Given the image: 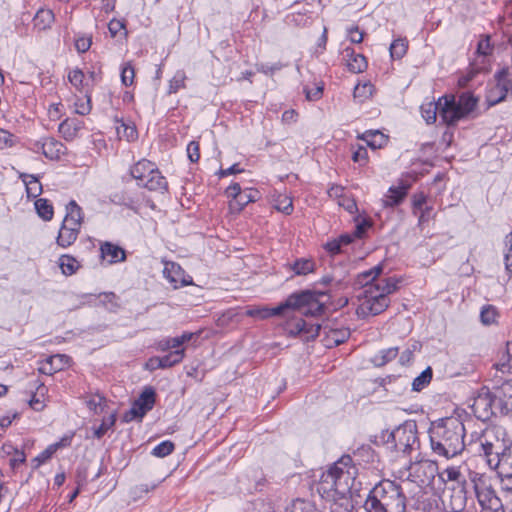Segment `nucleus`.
<instances>
[{"instance_id": "obj_1", "label": "nucleus", "mask_w": 512, "mask_h": 512, "mask_svg": "<svg viewBox=\"0 0 512 512\" xmlns=\"http://www.w3.org/2000/svg\"><path fill=\"white\" fill-rule=\"evenodd\" d=\"M327 295V291L307 289L292 293L287 299L275 308L253 307L248 308L245 314L256 319H267L272 316L282 315L286 312L298 311L305 316H318L324 312L325 302L321 300Z\"/></svg>"}, {"instance_id": "obj_2", "label": "nucleus", "mask_w": 512, "mask_h": 512, "mask_svg": "<svg viewBox=\"0 0 512 512\" xmlns=\"http://www.w3.org/2000/svg\"><path fill=\"white\" fill-rule=\"evenodd\" d=\"M465 432L464 424L456 417H447L432 423L429 437L433 453L446 459L461 454L465 447Z\"/></svg>"}, {"instance_id": "obj_3", "label": "nucleus", "mask_w": 512, "mask_h": 512, "mask_svg": "<svg viewBox=\"0 0 512 512\" xmlns=\"http://www.w3.org/2000/svg\"><path fill=\"white\" fill-rule=\"evenodd\" d=\"M406 502L401 485L384 479L370 490L364 509L366 512H406Z\"/></svg>"}, {"instance_id": "obj_4", "label": "nucleus", "mask_w": 512, "mask_h": 512, "mask_svg": "<svg viewBox=\"0 0 512 512\" xmlns=\"http://www.w3.org/2000/svg\"><path fill=\"white\" fill-rule=\"evenodd\" d=\"M397 290V281L390 277L370 287L364 292V299L357 308V314L362 317L376 316L389 306L388 296Z\"/></svg>"}, {"instance_id": "obj_5", "label": "nucleus", "mask_w": 512, "mask_h": 512, "mask_svg": "<svg viewBox=\"0 0 512 512\" xmlns=\"http://www.w3.org/2000/svg\"><path fill=\"white\" fill-rule=\"evenodd\" d=\"M130 174L137 185L149 191L164 193L168 190V182L161 174L157 165L147 159H141L130 168Z\"/></svg>"}, {"instance_id": "obj_6", "label": "nucleus", "mask_w": 512, "mask_h": 512, "mask_svg": "<svg viewBox=\"0 0 512 512\" xmlns=\"http://www.w3.org/2000/svg\"><path fill=\"white\" fill-rule=\"evenodd\" d=\"M386 444L397 452L409 455L411 451L419 448L417 425L407 421L391 432H387Z\"/></svg>"}, {"instance_id": "obj_7", "label": "nucleus", "mask_w": 512, "mask_h": 512, "mask_svg": "<svg viewBox=\"0 0 512 512\" xmlns=\"http://www.w3.org/2000/svg\"><path fill=\"white\" fill-rule=\"evenodd\" d=\"M352 458L349 455L343 456L339 461L334 463L326 472L321 476L318 492L324 496H330L331 492H337L341 488V482L350 478V464Z\"/></svg>"}, {"instance_id": "obj_8", "label": "nucleus", "mask_w": 512, "mask_h": 512, "mask_svg": "<svg viewBox=\"0 0 512 512\" xmlns=\"http://www.w3.org/2000/svg\"><path fill=\"white\" fill-rule=\"evenodd\" d=\"M473 489L479 505L488 512H506L508 504L496 495L494 489L487 483L486 479L474 474L471 478Z\"/></svg>"}, {"instance_id": "obj_9", "label": "nucleus", "mask_w": 512, "mask_h": 512, "mask_svg": "<svg viewBox=\"0 0 512 512\" xmlns=\"http://www.w3.org/2000/svg\"><path fill=\"white\" fill-rule=\"evenodd\" d=\"M471 409L475 417L481 421H487L492 416L500 414V408L497 407V397H495L494 391L490 392L485 387L473 399Z\"/></svg>"}, {"instance_id": "obj_10", "label": "nucleus", "mask_w": 512, "mask_h": 512, "mask_svg": "<svg viewBox=\"0 0 512 512\" xmlns=\"http://www.w3.org/2000/svg\"><path fill=\"white\" fill-rule=\"evenodd\" d=\"M467 485L445 486L441 494V502L448 512H462L467 504Z\"/></svg>"}, {"instance_id": "obj_11", "label": "nucleus", "mask_w": 512, "mask_h": 512, "mask_svg": "<svg viewBox=\"0 0 512 512\" xmlns=\"http://www.w3.org/2000/svg\"><path fill=\"white\" fill-rule=\"evenodd\" d=\"M438 105H440V117L448 126L455 125L459 120L465 118L463 112L456 105V98L453 95L440 97Z\"/></svg>"}, {"instance_id": "obj_12", "label": "nucleus", "mask_w": 512, "mask_h": 512, "mask_svg": "<svg viewBox=\"0 0 512 512\" xmlns=\"http://www.w3.org/2000/svg\"><path fill=\"white\" fill-rule=\"evenodd\" d=\"M491 468L497 470L501 490L512 493V448L500 459H497V462Z\"/></svg>"}, {"instance_id": "obj_13", "label": "nucleus", "mask_w": 512, "mask_h": 512, "mask_svg": "<svg viewBox=\"0 0 512 512\" xmlns=\"http://www.w3.org/2000/svg\"><path fill=\"white\" fill-rule=\"evenodd\" d=\"M510 71L508 67H503L495 74L497 82L495 88L491 91L490 101L497 104L503 101L508 92H512V79L509 78Z\"/></svg>"}, {"instance_id": "obj_14", "label": "nucleus", "mask_w": 512, "mask_h": 512, "mask_svg": "<svg viewBox=\"0 0 512 512\" xmlns=\"http://www.w3.org/2000/svg\"><path fill=\"white\" fill-rule=\"evenodd\" d=\"M163 274L175 289L191 285L193 283L192 277L186 274L184 269L175 262L165 263Z\"/></svg>"}, {"instance_id": "obj_15", "label": "nucleus", "mask_w": 512, "mask_h": 512, "mask_svg": "<svg viewBox=\"0 0 512 512\" xmlns=\"http://www.w3.org/2000/svg\"><path fill=\"white\" fill-rule=\"evenodd\" d=\"M410 187L411 184L404 180H400L396 186H391L382 199V206L393 208L400 205L406 198Z\"/></svg>"}, {"instance_id": "obj_16", "label": "nucleus", "mask_w": 512, "mask_h": 512, "mask_svg": "<svg viewBox=\"0 0 512 512\" xmlns=\"http://www.w3.org/2000/svg\"><path fill=\"white\" fill-rule=\"evenodd\" d=\"M287 330L293 336L305 335L306 339H310L319 335L321 325L317 323L308 324L304 319L300 318L288 323Z\"/></svg>"}, {"instance_id": "obj_17", "label": "nucleus", "mask_w": 512, "mask_h": 512, "mask_svg": "<svg viewBox=\"0 0 512 512\" xmlns=\"http://www.w3.org/2000/svg\"><path fill=\"white\" fill-rule=\"evenodd\" d=\"M37 145H41L42 153L50 160L60 159L67 150L63 143L53 137L43 138L42 141L37 142Z\"/></svg>"}, {"instance_id": "obj_18", "label": "nucleus", "mask_w": 512, "mask_h": 512, "mask_svg": "<svg viewBox=\"0 0 512 512\" xmlns=\"http://www.w3.org/2000/svg\"><path fill=\"white\" fill-rule=\"evenodd\" d=\"M383 267L382 265H377L370 270L360 273L356 278V284L363 288V291L358 295V299L360 303H362L364 299V292L366 289L370 287H376L374 281L378 278V276L382 273Z\"/></svg>"}, {"instance_id": "obj_19", "label": "nucleus", "mask_w": 512, "mask_h": 512, "mask_svg": "<svg viewBox=\"0 0 512 512\" xmlns=\"http://www.w3.org/2000/svg\"><path fill=\"white\" fill-rule=\"evenodd\" d=\"M510 449H512V442L508 437H506L503 440L494 443V445L492 444L490 448L483 451V454L487 459L488 465L492 467L497 462V459L504 456V454H506Z\"/></svg>"}, {"instance_id": "obj_20", "label": "nucleus", "mask_w": 512, "mask_h": 512, "mask_svg": "<svg viewBox=\"0 0 512 512\" xmlns=\"http://www.w3.org/2000/svg\"><path fill=\"white\" fill-rule=\"evenodd\" d=\"M342 54L343 58L347 61V67L350 72L361 73L367 68L366 58L362 54L355 53L353 48H345Z\"/></svg>"}, {"instance_id": "obj_21", "label": "nucleus", "mask_w": 512, "mask_h": 512, "mask_svg": "<svg viewBox=\"0 0 512 512\" xmlns=\"http://www.w3.org/2000/svg\"><path fill=\"white\" fill-rule=\"evenodd\" d=\"M507 437V433L504 428L500 426H495L484 430L481 438H480V447L482 451L487 450L494 445V443L499 442Z\"/></svg>"}, {"instance_id": "obj_22", "label": "nucleus", "mask_w": 512, "mask_h": 512, "mask_svg": "<svg viewBox=\"0 0 512 512\" xmlns=\"http://www.w3.org/2000/svg\"><path fill=\"white\" fill-rule=\"evenodd\" d=\"M83 128V122L77 118L65 119L60 123L58 131L66 141H72Z\"/></svg>"}, {"instance_id": "obj_23", "label": "nucleus", "mask_w": 512, "mask_h": 512, "mask_svg": "<svg viewBox=\"0 0 512 512\" xmlns=\"http://www.w3.org/2000/svg\"><path fill=\"white\" fill-rule=\"evenodd\" d=\"M185 355V349L174 350L163 357H154L150 359L151 363H157L153 368H170L180 363Z\"/></svg>"}, {"instance_id": "obj_24", "label": "nucleus", "mask_w": 512, "mask_h": 512, "mask_svg": "<svg viewBox=\"0 0 512 512\" xmlns=\"http://www.w3.org/2000/svg\"><path fill=\"white\" fill-rule=\"evenodd\" d=\"M494 393L497 397V407L500 408V415H503L506 403L512 401V378L495 387Z\"/></svg>"}, {"instance_id": "obj_25", "label": "nucleus", "mask_w": 512, "mask_h": 512, "mask_svg": "<svg viewBox=\"0 0 512 512\" xmlns=\"http://www.w3.org/2000/svg\"><path fill=\"white\" fill-rule=\"evenodd\" d=\"M100 250L102 257L108 258L110 264L123 262L126 259L124 249L110 242L102 244Z\"/></svg>"}, {"instance_id": "obj_26", "label": "nucleus", "mask_w": 512, "mask_h": 512, "mask_svg": "<svg viewBox=\"0 0 512 512\" xmlns=\"http://www.w3.org/2000/svg\"><path fill=\"white\" fill-rule=\"evenodd\" d=\"M326 334L327 346H338L344 343L350 337V330L348 328H329L324 327Z\"/></svg>"}, {"instance_id": "obj_27", "label": "nucleus", "mask_w": 512, "mask_h": 512, "mask_svg": "<svg viewBox=\"0 0 512 512\" xmlns=\"http://www.w3.org/2000/svg\"><path fill=\"white\" fill-rule=\"evenodd\" d=\"M439 477L445 482V486H456L457 483L464 485L467 483L465 477L457 467L446 468L439 474Z\"/></svg>"}, {"instance_id": "obj_28", "label": "nucleus", "mask_w": 512, "mask_h": 512, "mask_svg": "<svg viewBox=\"0 0 512 512\" xmlns=\"http://www.w3.org/2000/svg\"><path fill=\"white\" fill-rule=\"evenodd\" d=\"M488 59L487 56H478L474 59V61L470 64V70L468 74L460 79V83H468L472 80L478 73L488 71Z\"/></svg>"}, {"instance_id": "obj_29", "label": "nucleus", "mask_w": 512, "mask_h": 512, "mask_svg": "<svg viewBox=\"0 0 512 512\" xmlns=\"http://www.w3.org/2000/svg\"><path fill=\"white\" fill-rule=\"evenodd\" d=\"M78 235V230H75V228H67L65 225H61L56 243L62 248H67L77 240Z\"/></svg>"}, {"instance_id": "obj_30", "label": "nucleus", "mask_w": 512, "mask_h": 512, "mask_svg": "<svg viewBox=\"0 0 512 512\" xmlns=\"http://www.w3.org/2000/svg\"><path fill=\"white\" fill-rule=\"evenodd\" d=\"M20 178L26 186L28 197L36 198L41 194L42 185L36 176L23 173L20 175Z\"/></svg>"}, {"instance_id": "obj_31", "label": "nucleus", "mask_w": 512, "mask_h": 512, "mask_svg": "<svg viewBox=\"0 0 512 512\" xmlns=\"http://www.w3.org/2000/svg\"><path fill=\"white\" fill-rule=\"evenodd\" d=\"M54 21V13L50 9H39L33 19L34 26L39 30H45L51 26Z\"/></svg>"}, {"instance_id": "obj_32", "label": "nucleus", "mask_w": 512, "mask_h": 512, "mask_svg": "<svg viewBox=\"0 0 512 512\" xmlns=\"http://www.w3.org/2000/svg\"><path fill=\"white\" fill-rule=\"evenodd\" d=\"M361 139H363L372 149L381 148L388 140L387 137L378 130L366 131L361 136Z\"/></svg>"}, {"instance_id": "obj_33", "label": "nucleus", "mask_w": 512, "mask_h": 512, "mask_svg": "<svg viewBox=\"0 0 512 512\" xmlns=\"http://www.w3.org/2000/svg\"><path fill=\"white\" fill-rule=\"evenodd\" d=\"M59 267L64 275L71 276L77 272L80 264L73 256L64 254L59 258Z\"/></svg>"}, {"instance_id": "obj_34", "label": "nucleus", "mask_w": 512, "mask_h": 512, "mask_svg": "<svg viewBox=\"0 0 512 512\" xmlns=\"http://www.w3.org/2000/svg\"><path fill=\"white\" fill-rule=\"evenodd\" d=\"M399 353L398 347H390L387 349L381 350L379 353L374 355L372 358V362L375 366L381 367L392 361L397 357Z\"/></svg>"}, {"instance_id": "obj_35", "label": "nucleus", "mask_w": 512, "mask_h": 512, "mask_svg": "<svg viewBox=\"0 0 512 512\" xmlns=\"http://www.w3.org/2000/svg\"><path fill=\"white\" fill-rule=\"evenodd\" d=\"M477 101L478 100L472 94L466 92L459 96L458 100H456V105L466 117L475 109Z\"/></svg>"}, {"instance_id": "obj_36", "label": "nucleus", "mask_w": 512, "mask_h": 512, "mask_svg": "<svg viewBox=\"0 0 512 512\" xmlns=\"http://www.w3.org/2000/svg\"><path fill=\"white\" fill-rule=\"evenodd\" d=\"M421 114L427 124H433L437 119V114L440 115V105L438 101L428 102L421 105Z\"/></svg>"}, {"instance_id": "obj_37", "label": "nucleus", "mask_w": 512, "mask_h": 512, "mask_svg": "<svg viewBox=\"0 0 512 512\" xmlns=\"http://www.w3.org/2000/svg\"><path fill=\"white\" fill-rule=\"evenodd\" d=\"M35 208L39 217L45 221H49L53 218L54 210L52 204L44 198H40L35 201Z\"/></svg>"}, {"instance_id": "obj_38", "label": "nucleus", "mask_w": 512, "mask_h": 512, "mask_svg": "<svg viewBox=\"0 0 512 512\" xmlns=\"http://www.w3.org/2000/svg\"><path fill=\"white\" fill-rule=\"evenodd\" d=\"M408 41L405 38H398L390 45V55L392 59H401L407 52Z\"/></svg>"}, {"instance_id": "obj_39", "label": "nucleus", "mask_w": 512, "mask_h": 512, "mask_svg": "<svg viewBox=\"0 0 512 512\" xmlns=\"http://www.w3.org/2000/svg\"><path fill=\"white\" fill-rule=\"evenodd\" d=\"M432 369L431 367H427L419 376H417L412 382V390L420 392L423 390L432 379Z\"/></svg>"}, {"instance_id": "obj_40", "label": "nucleus", "mask_w": 512, "mask_h": 512, "mask_svg": "<svg viewBox=\"0 0 512 512\" xmlns=\"http://www.w3.org/2000/svg\"><path fill=\"white\" fill-rule=\"evenodd\" d=\"M292 269L297 275H307L314 271L315 263L311 259L301 258L294 262Z\"/></svg>"}, {"instance_id": "obj_41", "label": "nucleus", "mask_w": 512, "mask_h": 512, "mask_svg": "<svg viewBox=\"0 0 512 512\" xmlns=\"http://www.w3.org/2000/svg\"><path fill=\"white\" fill-rule=\"evenodd\" d=\"M155 391L152 387H147L140 394V397L137 401L142 405L146 410H151L155 403Z\"/></svg>"}, {"instance_id": "obj_42", "label": "nucleus", "mask_w": 512, "mask_h": 512, "mask_svg": "<svg viewBox=\"0 0 512 512\" xmlns=\"http://www.w3.org/2000/svg\"><path fill=\"white\" fill-rule=\"evenodd\" d=\"M66 217H69L70 220L83 222V214L81 207L76 203V201L71 200L66 206Z\"/></svg>"}, {"instance_id": "obj_43", "label": "nucleus", "mask_w": 512, "mask_h": 512, "mask_svg": "<svg viewBox=\"0 0 512 512\" xmlns=\"http://www.w3.org/2000/svg\"><path fill=\"white\" fill-rule=\"evenodd\" d=\"M175 445L173 442L166 440L156 445L152 450V455L163 458L173 452Z\"/></svg>"}, {"instance_id": "obj_44", "label": "nucleus", "mask_w": 512, "mask_h": 512, "mask_svg": "<svg viewBox=\"0 0 512 512\" xmlns=\"http://www.w3.org/2000/svg\"><path fill=\"white\" fill-rule=\"evenodd\" d=\"M116 422V414H111L107 419H103L101 425L94 430V437L102 438L106 432L111 429Z\"/></svg>"}, {"instance_id": "obj_45", "label": "nucleus", "mask_w": 512, "mask_h": 512, "mask_svg": "<svg viewBox=\"0 0 512 512\" xmlns=\"http://www.w3.org/2000/svg\"><path fill=\"white\" fill-rule=\"evenodd\" d=\"M373 86L371 83H363L358 84L354 88V98L360 99V101H364L372 95Z\"/></svg>"}, {"instance_id": "obj_46", "label": "nucleus", "mask_w": 512, "mask_h": 512, "mask_svg": "<svg viewBox=\"0 0 512 512\" xmlns=\"http://www.w3.org/2000/svg\"><path fill=\"white\" fill-rule=\"evenodd\" d=\"M134 77H135L134 67L132 66V64L130 62L125 63L122 66V70H121V82L125 86H130L133 84Z\"/></svg>"}, {"instance_id": "obj_47", "label": "nucleus", "mask_w": 512, "mask_h": 512, "mask_svg": "<svg viewBox=\"0 0 512 512\" xmlns=\"http://www.w3.org/2000/svg\"><path fill=\"white\" fill-rule=\"evenodd\" d=\"M185 79L184 71H177L170 80L169 93H176L180 88L184 87Z\"/></svg>"}, {"instance_id": "obj_48", "label": "nucleus", "mask_w": 512, "mask_h": 512, "mask_svg": "<svg viewBox=\"0 0 512 512\" xmlns=\"http://www.w3.org/2000/svg\"><path fill=\"white\" fill-rule=\"evenodd\" d=\"M291 512H320L316 506L305 500L297 499L293 503L292 511Z\"/></svg>"}, {"instance_id": "obj_49", "label": "nucleus", "mask_w": 512, "mask_h": 512, "mask_svg": "<svg viewBox=\"0 0 512 512\" xmlns=\"http://www.w3.org/2000/svg\"><path fill=\"white\" fill-rule=\"evenodd\" d=\"M497 316L496 309L493 306H485L482 308L480 313V319L483 324L489 325L495 322Z\"/></svg>"}, {"instance_id": "obj_50", "label": "nucleus", "mask_w": 512, "mask_h": 512, "mask_svg": "<svg viewBox=\"0 0 512 512\" xmlns=\"http://www.w3.org/2000/svg\"><path fill=\"white\" fill-rule=\"evenodd\" d=\"M491 53H492V46L490 44V37L483 36L477 44L476 54L478 56H489Z\"/></svg>"}, {"instance_id": "obj_51", "label": "nucleus", "mask_w": 512, "mask_h": 512, "mask_svg": "<svg viewBox=\"0 0 512 512\" xmlns=\"http://www.w3.org/2000/svg\"><path fill=\"white\" fill-rule=\"evenodd\" d=\"M104 402V396L96 394L92 396L86 403L90 410L94 411L95 413H98L99 411L101 412L103 410Z\"/></svg>"}, {"instance_id": "obj_52", "label": "nucleus", "mask_w": 512, "mask_h": 512, "mask_svg": "<svg viewBox=\"0 0 512 512\" xmlns=\"http://www.w3.org/2000/svg\"><path fill=\"white\" fill-rule=\"evenodd\" d=\"M352 160L360 165H365L368 160V151L365 147L359 146L352 155Z\"/></svg>"}, {"instance_id": "obj_53", "label": "nucleus", "mask_w": 512, "mask_h": 512, "mask_svg": "<svg viewBox=\"0 0 512 512\" xmlns=\"http://www.w3.org/2000/svg\"><path fill=\"white\" fill-rule=\"evenodd\" d=\"M187 155L191 162L196 163L200 158L199 143L191 141L187 146Z\"/></svg>"}, {"instance_id": "obj_54", "label": "nucleus", "mask_w": 512, "mask_h": 512, "mask_svg": "<svg viewBox=\"0 0 512 512\" xmlns=\"http://www.w3.org/2000/svg\"><path fill=\"white\" fill-rule=\"evenodd\" d=\"M56 451V446H53V444L49 445L41 454H39L34 459V461L37 462V466L49 460Z\"/></svg>"}, {"instance_id": "obj_55", "label": "nucleus", "mask_w": 512, "mask_h": 512, "mask_svg": "<svg viewBox=\"0 0 512 512\" xmlns=\"http://www.w3.org/2000/svg\"><path fill=\"white\" fill-rule=\"evenodd\" d=\"M349 40L352 43L359 44L363 41L364 34L358 28V26H353L347 29Z\"/></svg>"}, {"instance_id": "obj_56", "label": "nucleus", "mask_w": 512, "mask_h": 512, "mask_svg": "<svg viewBox=\"0 0 512 512\" xmlns=\"http://www.w3.org/2000/svg\"><path fill=\"white\" fill-rule=\"evenodd\" d=\"M179 347H180V341L176 337L167 338L165 340H162L159 343V348L162 351H166V350H169V349L177 350V349H179Z\"/></svg>"}, {"instance_id": "obj_57", "label": "nucleus", "mask_w": 512, "mask_h": 512, "mask_svg": "<svg viewBox=\"0 0 512 512\" xmlns=\"http://www.w3.org/2000/svg\"><path fill=\"white\" fill-rule=\"evenodd\" d=\"M92 44V39L90 37H79L75 41V47L78 52L84 53L89 50Z\"/></svg>"}, {"instance_id": "obj_58", "label": "nucleus", "mask_w": 512, "mask_h": 512, "mask_svg": "<svg viewBox=\"0 0 512 512\" xmlns=\"http://www.w3.org/2000/svg\"><path fill=\"white\" fill-rule=\"evenodd\" d=\"M253 201H255L254 197L250 193H242L240 197L236 200V202H234L230 206L231 208H233L234 205H237V210L241 211L248 203Z\"/></svg>"}, {"instance_id": "obj_59", "label": "nucleus", "mask_w": 512, "mask_h": 512, "mask_svg": "<svg viewBox=\"0 0 512 512\" xmlns=\"http://www.w3.org/2000/svg\"><path fill=\"white\" fill-rule=\"evenodd\" d=\"M330 512H353V505L346 501V503L334 502L330 506Z\"/></svg>"}, {"instance_id": "obj_60", "label": "nucleus", "mask_w": 512, "mask_h": 512, "mask_svg": "<svg viewBox=\"0 0 512 512\" xmlns=\"http://www.w3.org/2000/svg\"><path fill=\"white\" fill-rule=\"evenodd\" d=\"M83 78H84V74L79 69L72 70L68 75V79H69L70 83L72 85H74L75 87H79L82 84Z\"/></svg>"}, {"instance_id": "obj_61", "label": "nucleus", "mask_w": 512, "mask_h": 512, "mask_svg": "<svg viewBox=\"0 0 512 512\" xmlns=\"http://www.w3.org/2000/svg\"><path fill=\"white\" fill-rule=\"evenodd\" d=\"M108 29L112 37H115L121 30L125 29L124 22L118 19H112L108 24Z\"/></svg>"}, {"instance_id": "obj_62", "label": "nucleus", "mask_w": 512, "mask_h": 512, "mask_svg": "<svg viewBox=\"0 0 512 512\" xmlns=\"http://www.w3.org/2000/svg\"><path fill=\"white\" fill-rule=\"evenodd\" d=\"M226 195L228 197H231L234 199V202L240 197L242 194L241 187L238 183H233L230 186L227 187L225 191Z\"/></svg>"}, {"instance_id": "obj_63", "label": "nucleus", "mask_w": 512, "mask_h": 512, "mask_svg": "<svg viewBox=\"0 0 512 512\" xmlns=\"http://www.w3.org/2000/svg\"><path fill=\"white\" fill-rule=\"evenodd\" d=\"M306 99L309 101H316L321 98L323 88L318 86L315 89L309 90L307 88L304 89Z\"/></svg>"}, {"instance_id": "obj_64", "label": "nucleus", "mask_w": 512, "mask_h": 512, "mask_svg": "<svg viewBox=\"0 0 512 512\" xmlns=\"http://www.w3.org/2000/svg\"><path fill=\"white\" fill-rule=\"evenodd\" d=\"M26 460L25 454L23 451L15 450V454H13V457L10 459V466L15 469L20 464L24 463Z\"/></svg>"}]
</instances>
